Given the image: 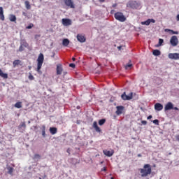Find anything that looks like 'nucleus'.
I'll list each match as a JSON object with an SVG mask.
<instances>
[{
	"label": "nucleus",
	"instance_id": "052dcab7",
	"mask_svg": "<svg viewBox=\"0 0 179 179\" xmlns=\"http://www.w3.org/2000/svg\"><path fill=\"white\" fill-rule=\"evenodd\" d=\"M39 179H43V178H39Z\"/></svg>",
	"mask_w": 179,
	"mask_h": 179
},
{
	"label": "nucleus",
	"instance_id": "0eeeda50",
	"mask_svg": "<svg viewBox=\"0 0 179 179\" xmlns=\"http://www.w3.org/2000/svg\"><path fill=\"white\" fill-rule=\"evenodd\" d=\"M151 23H156L155 19H148L146 21L141 22V24L143 26H149Z\"/></svg>",
	"mask_w": 179,
	"mask_h": 179
},
{
	"label": "nucleus",
	"instance_id": "13d9d810",
	"mask_svg": "<svg viewBox=\"0 0 179 179\" xmlns=\"http://www.w3.org/2000/svg\"><path fill=\"white\" fill-rule=\"evenodd\" d=\"M110 179H114V178L112 177Z\"/></svg>",
	"mask_w": 179,
	"mask_h": 179
},
{
	"label": "nucleus",
	"instance_id": "680f3d73",
	"mask_svg": "<svg viewBox=\"0 0 179 179\" xmlns=\"http://www.w3.org/2000/svg\"><path fill=\"white\" fill-rule=\"evenodd\" d=\"M159 179H162V178H159Z\"/></svg>",
	"mask_w": 179,
	"mask_h": 179
},
{
	"label": "nucleus",
	"instance_id": "58836bf2",
	"mask_svg": "<svg viewBox=\"0 0 179 179\" xmlns=\"http://www.w3.org/2000/svg\"><path fill=\"white\" fill-rule=\"evenodd\" d=\"M34 157H35V159H40V157H41V156H40V155H38V154H36L34 155Z\"/></svg>",
	"mask_w": 179,
	"mask_h": 179
},
{
	"label": "nucleus",
	"instance_id": "6e6d98bb",
	"mask_svg": "<svg viewBox=\"0 0 179 179\" xmlns=\"http://www.w3.org/2000/svg\"><path fill=\"white\" fill-rule=\"evenodd\" d=\"M29 70L31 69V66H29Z\"/></svg>",
	"mask_w": 179,
	"mask_h": 179
},
{
	"label": "nucleus",
	"instance_id": "f8f14e48",
	"mask_svg": "<svg viewBox=\"0 0 179 179\" xmlns=\"http://www.w3.org/2000/svg\"><path fill=\"white\" fill-rule=\"evenodd\" d=\"M116 108H117V110L115 112V114H117V115H121V114H122L124 111V106H117Z\"/></svg>",
	"mask_w": 179,
	"mask_h": 179
},
{
	"label": "nucleus",
	"instance_id": "7c9ffc66",
	"mask_svg": "<svg viewBox=\"0 0 179 179\" xmlns=\"http://www.w3.org/2000/svg\"><path fill=\"white\" fill-rule=\"evenodd\" d=\"M21 45H22L25 48H27V47H29V43H27V42H26V41H22L21 43Z\"/></svg>",
	"mask_w": 179,
	"mask_h": 179
},
{
	"label": "nucleus",
	"instance_id": "a18cd8bd",
	"mask_svg": "<svg viewBox=\"0 0 179 179\" xmlns=\"http://www.w3.org/2000/svg\"><path fill=\"white\" fill-rule=\"evenodd\" d=\"M117 6V3H113V4L112 5V6H113V8H116Z\"/></svg>",
	"mask_w": 179,
	"mask_h": 179
},
{
	"label": "nucleus",
	"instance_id": "bb28decb",
	"mask_svg": "<svg viewBox=\"0 0 179 179\" xmlns=\"http://www.w3.org/2000/svg\"><path fill=\"white\" fill-rule=\"evenodd\" d=\"M163 43H164V40L159 38L158 44L155 45V47H162L163 45Z\"/></svg>",
	"mask_w": 179,
	"mask_h": 179
},
{
	"label": "nucleus",
	"instance_id": "a19ab883",
	"mask_svg": "<svg viewBox=\"0 0 179 179\" xmlns=\"http://www.w3.org/2000/svg\"><path fill=\"white\" fill-rule=\"evenodd\" d=\"M141 124L143 125H146V124H148V122L146 120H143V121H141Z\"/></svg>",
	"mask_w": 179,
	"mask_h": 179
},
{
	"label": "nucleus",
	"instance_id": "603ef678",
	"mask_svg": "<svg viewBox=\"0 0 179 179\" xmlns=\"http://www.w3.org/2000/svg\"><path fill=\"white\" fill-rule=\"evenodd\" d=\"M178 22L179 21V14L177 15V17H176Z\"/></svg>",
	"mask_w": 179,
	"mask_h": 179
},
{
	"label": "nucleus",
	"instance_id": "7ed1b4c3",
	"mask_svg": "<svg viewBox=\"0 0 179 179\" xmlns=\"http://www.w3.org/2000/svg\"><path fill=\"white\" fill-rule=\"evenodd\" d=\"M37 62V72H40V69H41L43 66V62H44V55H43V53H40Z\"/></svg>",
	"mask_w": 179,
	"mask_h": 179
},
{
	"label": "nucleus",
	"instance_id": "f03ea898",
	"mask_svg": "<svg viewBox=\"0 0 179 179\" xmlns=\"http://www.w3.org/2000/svg\"><path fill=\"white\" fill-rule=\"evenodd\" d=\"M114 17L116 20H118V22H126L127 21V17L124 15V13L121 12H117L114 14Z\"/></svg>",
	"mask_w": 179,
	"mask_h": 179
},
{
	"label": "nucleus",
	"instance_id": "8fccbe9b",
	"mask_svg": "<svg viewBox=\"0 0 179 179\" xmlns=\"http://www.w3.org/2000/svg\"><path fill=\"white\" fill-rule=\"evenodd\" d=\"M173 110H178V108H177V107H174V108H173Z\"/></svg>",
	"mask_w": 179,
	"mask_h": 179
},
{
	"label": "nucleus",
	"instance_id": "e433bc0d",
	"mask_svg": "<svg viewBox=\"0 0 179 179\" xmlns=\"http://www.w3.org/2000/svg\"><path fill=\"white\" fill-rule=\"evenodd\" d=\"M152 122H153V124H155V125H159V120H157V119L153 120Z\"/></svg>",
	"mask_w": 179,
	"mask_h": 179
},
{
	"label": "nucleus",
	"instance_id": "4468645a",
	"mask_svg": "<svg viewBox=\"0 0 179 179\" xmlns=\"http://www.w3.org/2000/svg\"><path fill=\"white\" fill-rule=\"evenodd\" d=\"M173 105L171 102H168L164 107L165 111H169V110H173Z\"/></svg>",
	"mask_w": 179,
	"mask_h": 179
},
{
	"label": "nucleus",
	"instance_id": "5701e85b",
	"mask_svg": "<svg viewBox=\"0 0 179 179\" xmlns=\"http://www.w3.org/2000/svg\"><path fill=\"white\" fill-rule=\"evenodd\" d=\"M152 54L155 57H159V55H161L162 52H160V50H154L152 52Z\"/></svg>",
	"mask_w": 179,
	"mask_h": 179
},
{
	"label": "nucleus",
	"instance_id": "72a5a7b5",
	"mask_svg": "<svg viewBox=\"0 0 179 179\" xmlns=\"http://www.w3.org/2000/svg\"><path fill=\"white\" fill-rule=\"evenodd\" d=\"M33 27H34V24L31 23L26 27V29H33Z\"/></svg>",
	"mask_w": 179,
	"mask_h": 179
},
{
	"label": "nucleus",
	"instance_id": "37998d69",
	"mask_svg": "<svg viewBox=\"0 0 179 179\" xmlns=\"http://www.w3.org/2000/svg\"><path fill=\"white\" fill-rule=\"evenodd\" d=\"M152 115H149V116L147 117L148 120H152Z\"/></svg>",
	"mask_w": 179,
	"mask_h": 179
},
{
	"label": "nucleus",
	"instance_id": "f704fd0d",
	"mask_svg": "<svg viewBox=\"0 0 179 179\" xmlns=\"http://www.w3.org/2000/svg\"><path fill=\"white\" fill-rule=\"evenodd\" d=\"M24 46H22V45L20 46V48H19V50L18 51H20V52H22V51H24Z\"/></svg>",
	"mask_w": 179,
	"mask_h": 179
},
{
	"label": "nucleus",
	"instance_id": "a211bd4d",
	"mask_svg": "<svg viewBox=\"0 0 179 179\" xmlns=\"http://www.w3.org/2000/svg\"><path fill=\"white\" fill-rule=\"evenodd\" d=\"M49 131H50L51 135H55V134H57V132H58V129H57V127H50L49 129Z\"/></svg>",
	"mask_w": 179,
	"mask_h": 179
},
{
	"label": "nucleus",
	"instance_id": "423d86ee",
	"mask_svg": "<svg viewBox=\"0 0 179 179\" xmlns=\"http://www.w3.org/2000/svg\"><path fill=\"white\" fill-rule=\"evenodd\" d=\"M64 3L69 8H71V9H75V4L72 0H64Z\"/></svg>",
	"mask_w": 179,
	"mask_h": 179
},
{
	"label": "nucleus",
	"instance_id": "6e6552de",
	"mask_svg": "<svg viewBox=\"0 0 179 179\" xmlns=\"http://www.w3.org/2000/svg\"><path fill=\"white\" fill-rule=\"evenodd\" d=\"M62 22L64 26H71L72 24V20L68 18H63Z\"/></svg>",
	"mask_w": 179,
	"mask_h": 179
},
{
	"label": "nucleus",
	"instance_id": "c03bdc74",
	"mask_svg": "<svg viewBox=\"0 0 179 179\" xmlns=\"http://www.w3.org/2000/svg\"><path fill=\"white\" fill-rule=\"evenodd\" d=\"M67 153H69V155H71V150L69 148L67 149Z\"/></svg>",
	"mask_w": 179,
	"mask_h": 179
},
{
	"label": "nucleus",
	"instance_id": "ea45409f",
	"mask_svg": "<svg viewBox=\"0 0 179 179\" xmlns=\"http://www.w3.org/2000/svg\"><path fill=\"white\" fill-rule=\"evenodd\" d=\"M69 66H70V68H75V66H76L75 65V64L71 63V64H69Z\"/></svg>",
	"mask_w": 179,
	"mask_h": 179
},
{
	"label": "nucleus",
	"instance_id": "9d476101",
	"mask_svg": "<svg viewBox=\"0 0 179 179\" xmlns=\"http://www.w3.org/2000/svg\"><path fill=\"white\" fill-rule=\"evenodd\" d=\"M170 59H179V53H169L168 55Z\"/></svg>",
	"mask_w": 179,
	"mask_h": 179
},
{
	"label": "nucleus",
	"instance_id": "aec40b11",
	"mask_svg": "<svg viewBox=\"0 0 179 179\" xmlns=\"http://www.w3.org/2000/svg\"><path fill=\"white\" fill-rule=\"evenodd\" d=\"M0 76L1 78H3V79H8V73H3L2 70L0 69Z\"/></svg>",
	"mask_w": 179,
	"mask_h": 179
},
{
	"label": "nucleus",
	"instance_id": "6ab92c4d",
	"mask_svg": "<svg viewBox=\"0 0 179 179\" xmlns=\"http://www.w3.org/2000/svg\"><path fill=\"white\" fill-rule=\"evenodd\" d=\"M0 19L1 20H5V15H3V8L0 7Z\"/></svg>",
	"mask_w": 179,
	"mask_h": 179
},
{
	"label": "nucleus",
	"instance_id": "5fc2aeb1",
	"mask_svg": "<svg viewBox=\"0 0 179 179\" xmlns=\"http://www.w3.org/2000/svg\"><path fill=\"white\" fill-rule=\"evenodd\" d=\"M72 59H73V61H76V59L75 57H73Z\"/></svg>",
	"mask_w": 179,
	"mask_h": 179
},
{
	"label": "nucleus",
	"instance_id": "c756f323",
	"mask_svg": "<svg viewBox=\"0 0 179 179\" xmlns=\"http://www.w3.org/2000/svg\"><path fill=\"white\" fill-rule=\"evenodd\" d=\"M42 136L43 138H45L46 134H45V125L42 126Z\"/></svg>",
	"mask_w": 179,
	"mask_h": 179
},
{
	"label": "nucleus",
	"instance_id": "49530a36",
	"mask_svg": "<svg viewBox=\"0 0 179 179\" xmlns=\"http://www.w3.org/2000/svg\"><path fill=\"white\" fill-rule=\"evenodd\" d=\"M176 139L178 140L179 142V135L176 136Z\"/></svg>",
	"mask_w": 179,
	"mask_h": 179
},
{
	"label": "nucleus",
	"instance_id": "473e14b6",
	"mask_svg": "<svg viewBox=\"0 0 179 179\" xmlns=\"http://www.w3.org/2000/svg\"><path fill=\"white\" fill-rule=\"evenodd\" d=\"M29 76L28 77V79H29V80H34V76H33L31 73H29Z\"/></svg>",
	"mask_w": 179,
	"mask_h": 179
},
{
	"label": "nucleus",
	"instance_id": "4be33fe9",
	"mask_svg": "<svg viewBox=\"0 0 179 179\" xmlns=\"http://www.w3.org/2000/svg\"><path fill=\"white\" fill-rule=\"evenodd\" d=\"M165 31H166V33H171V34H178V31H173L170 29H166Z\"/></svg>",
	"mask_w": 179,
	"mask_h": 179
},
{
	"label": "nucleus",
	"instance_id": "f3484780",
	"mask_svg": "<svg viewBox=\"0 0 179 179\" xmlns=\"http://www.w3.org/2000/svg\"><path fill=\"white\" fill-rule=\"evenodd\" d=\"M57 75H62V64H57Z\"/></svg>",
	"mask_w": 179,
	"mask_h": 179
},
{
	"label": "nucleus",
	"instance_id": "cd10ccee",
	"mask_svg": "<svg viewBox=\"0 0 179 179\" xmlns=\"http://www.w3.org/2000/svg\"><path fill=\"white\" fill-rule=\"evenodd\" d=\"M14 107H15V108H22V101L15 103Z\"/></svg>",
	"mask_w": 179,
	"mask_h": 179
},
{
	"label": "nucleus",
	"instance_id": "412c9836",
	"mask_svg": "<svg viewBox=\"0 0 179 179\" xmlns=\"http://www.w3.org/2000/svg\"><path fill=\"white\" fill-rule=\"evenodd\" d=\"M62 44L64 47H68L69 45V41L68 38L63 39Z\"/></svg>",
	"mask_w": 179,
	"mask_h": 179
},
{
	"label": "nucleus",
	"instance_id": "9b49d317",
	"mask_svg": "<svg viewBox=\"0 0 179 179\" xmlns=\"http://www.w3.org/2000/svg\"><path fill=\"white\" fill-rule=\"evenodd\" d=\"M132 94H133L132 92L130 93V95H127L125 94V92H124L122 94L121 97H122V100H131V99H132Z\"/></svg>",
	"mask_w": 179,
	"mask_h": 179
},
{
	"label": "nucleus",
	"instance_id": "39448f33",
	"mask_svg": "<svg viewBox=\"0 0 179 179\" xmlns=\"http://www.w3.org/2000/svg\"><path fill=\"white\" fill-rule=\"evenodd\" d=\"M170 44L172 45V47H177V45H178V38L177 36H171L170 39Z\"/></svg>",
	"mask_w": 179,
	"mask_h": 179
},
{
	"label": "nucleus",
	"instance_id": "de8ad7c7",
	"mask_svg": "<svg viewBox=\"0 0 179 179\" xmlns=\"http://www.w3.org/2000/svg\"><path fill=\"white\" fill-rule=\"evenodd\" d=\"M99 2L103 3L105 2L106 0H98Z\"/></svg>",
	"mask_w": 179,
	"mask_h": 179
},
{
	"label": "nucleus",
	"instance_id": "20e7f679",
	"mask_svg": "<svg viewBox=\"0 0 179 179\" xmlns=\"http://www.w3.org/2000/svg\"><path fill=\"white\" fill-rule=\"evenodd\" d=\"M127 8H131V9H138L139 8L140 4L136 2V1L130 0L127 4Z\"/></svg>",
	"mask_w": 179,
	"mask_h": 179
},
{
	"label": "nucleus",
	"instance_id": "09e8293b",
	"mask_svg": "<svg viewBox=\"0 0 179 179\" xmlns=\"http://www.w3.org/2000/svg\"><path fill=\"white\" fill-rule=\"evenodd\" d=\"M114 12H115V10H112L110 11L111 15H113V13H114Z\"/></svg>",
	"mask_w": 179,
	"mask_h": 179
},
{
	"label": "nucleus",
	"instance_id": "b1692460",
	"mask_svg": "<svg viewBox=\"0 0 179 179\" xmlns=\"http://www.w3.org/2000/svg\"><path fill=\"white\" fill-rule=\"evenodd\" d=\"M8 173L10 174V176H13V167L12 166H7Z\"/></svg>",
	"mask_w": 179,
	"mask_h": 179
},
{
	"label": "nucleus",
	"instance_id": "864d4df0",
	"mask_svg": "<svg viewBox=\"0 0 179 179\" xmlns=\"http://www.w3.org/2000/svg\"><path fill=\"white\" fill-rule=\"evenodd\" d=\"M117 48L118 50H121V48H122V46H118Z\"/></svg>",
	"mask_w": 179,
	"mask_h": 179
},
{
	"label": "nucleus",
	"instance_id": "c9c22d12",
	"mask_svg": "<svg viewBox=\"0 0 179 179\" xmlns=\"http://www.w3.org/2000/svg\"><path fill=\"white\" fill-rule=\"evenodd\" d=\"M20 128H26V123L22 122L21 124L19 126Z\"/></svg>",
	"mask_w": 179,
	"mask_h": 179
},
{
	"label": "nucleus",
	"instance_id": "4c0bfd02",
	"mask_svg": "<svg viewBox=\"0 0 179 179\" xmlns=\"http://www.w3.org/2000/svg\"><path fill=\"white\" fill-rule=\"evenodd\" d=\"M129 68H132V64H127L125 66V69H129Z\"/></svg>",
	"mask_w": 179,
	"mask_h": 179
},
{
	"label": "nucleus",
	"instance_id": "393cba45",
	"mask_svg": "<svg viewBox=\"0 0 179 179\" xmlns=\"http://www.w3.org/2000/svg\"><path fill=\"white\" fill-rule=\"evenodd\" d=\"M22 62V61L19 60V59H17V60H15L13 62V67L14 68H16V66H17V65H20V63Z\"/></svg>",
	"mask_w": 179,
	"mask_h": 179
},
{
	"label": "nucleus",
	"instance_id": "3c124183",
	"mask_svg": "<svg viewBox=\"0 0 179 179\" xmlns=\"http://www.w3.org/2000/svg\"><path fill=\"white\" fill-rule=\"evenodd\" d=\"M138 157H142V155L141 154H138Z\"/></svg>",
	"mask_w": 179,
	"mask_h": 179
},
{
	"label": "nucleus",
	"instance_id": "79ce46f5",
	"mask_svg": "<svg viewBox=\"0 0 179 179\" xmlns=\"http://www.w3.org/2000/svg\"><path fill=\"white\" fill-rule=\"evenodd\" d=\"M101 171H107V167L104 166L101 169Z\"/></svg>",
	"mask_w": 179,
	"mask_h": 179
},
{
	"label": "nucleus",
	"instance_id": "2f4dec72",
	"mask_svg": "<svg viewBox=\"0 0 179 179\" xmlns=\"http://www.w3.org/2000/svg\"><path fill=\"white\" fill-rule=\"evenodd\" d=\"M106 124V119H101L99 120V125H104Z\"/></svg>",
	"mask_w": 179,
	"mask_h": 179
},
{
	"label": "nucleus",
	"instance_id": "dca6fc26",
	"mask_svg": "<svg viewBox=\"0 0 179 179\" xmlns=\"http://www.w3.org/2000/svg\"><path fill=\"white\" fill-rule=\"evenodd\" d=\"M92 127L95 129L96 132H101V129H100L99 125H97V122L94 121L93 122Z\"/></svg>",
	"mask_w": 179,
	"mask_h": 179
},
{
	"label": "nucleus",
	"instance_id": "f257e3e1",
	"mask_svg": "<svg viewBox=\"0 0 179 179\" xmlns=\"http://www.w3.org/2000/svg\"><path fill=\"white\" fill-rule=\"evenodd\" d=\"M140 173L141 177H148L150 174H152V166L149 164H145L143 169H140Z\"/></svg>",
	"mask_w": 179,
	"mask_h": 179
},
{
	"label": "nucleus",
	"instance_id": "a878e982",
	"mask_svg": "<svg viewBox=\"0 0 179 179\" xmlns=\"http://www.w3.org/2000/svg\"><path fill=\"white\" fill-rule=\"evenodd\" d=\"M25 4V8L28 10L31 9V6L30 5V2H29V1H25L24 2Z\"/></svg>",
	"mask_w": 179,
	"mask_h": 179
},
{
	"label": "nucleus",
	"instance_id": "1a4fd4ad",
	"mask_svg": "<svg viewBox=\"0 0 179 179\" xmlns=\"http://www.w3.org/2000/svg\"><path fill=\"white\" fill-rule=\"evenodd\" d=\"M103 155H105V156H107L108 157H111V156L114 155V150H111L110 151L108 150H103Z\"/></svg>",
	"mask_w": 179,
	"mask_h": 179
},
{
	"label": "nucleus",
	"instance_id": "c85d7f7f",
	"mask_svg": "<svg viewBox=\"0 0 179 179\" xmlns=\"http://www.w3.org/2000/svg\"><path fill=\"white\" fill-rule=\"evenodd\" d=\"M10 22H16V15H10L9 17Z\"/></svg>",
	"mask_w": 179,
	"mask_h": 179
},
{
	"label": "nucleus",
	"instance_id": "2eb2a0df",
	"mask_svg": "<svg viewBox=\"0 0 179 179\" xmlns=\"http://www.w3.org/2000/svg\"><path fill=\"white\" fill-rule=\"evenodd\" d=\"M155 110H156V111H162V110H163V105L160 103H155Z\"/></svg>",
	"mask_w": 179,
	"mask_h": 179
},
{
	"label": "nucleus",
	"instance_id": "bf43d9fd",
	"mask_svg": "<svg viewBox=\"0 0 179 179\" xmlns=\"http://www.w3.org/2000/svg\"><path fill=\"white\" fill-rule=\"evenodd\" d=\"M64 75H66V73H64Z\"/></svg>",
	"mask_w": 179,
	"mask_h": 179
},
{
	"label": "nucleus",
	"instance_id": "ddd939ff",
	"mask_svg": "<svg viewBox=\"0 0 179 179\" xmlns=\"http://www.w3.org/2000/svg\"><path fill=\"white\" fill-rule=\"evenodd\" d=\"M77 40L80 43H85V41H86V38L85 37V36H83L82 34H78L77 35Z\"/></svg>",
	"mask_w": 179,
	"mask_h": 179
},
{
	"label": "nucleus",
	"instance_id": "4d7b16f0",
	"mask_svg": "<svg viewBox=\"0 0 179 179\" xmlns=\"http://www.w3.org/2000/svg\"><path fill=\"white\" fill-rule=\"evenodd\" d=\"M45 177H47V176H46V175H45V176H44L43 178H45Z\"/></svg>",
	"mask_w": 179,
	"mask_h": 179
}]
</instances>
